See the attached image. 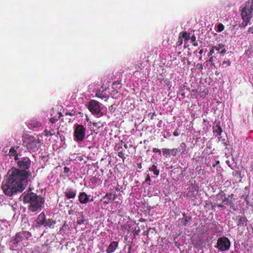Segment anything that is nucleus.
Wrapping results in <instances>:
<instances>
[{
    "mask_svg": "<svg viewBox=\"0 0 253 253\" xmlns=\"http://www.w3.org/2000/svg\"><path fill=\"white\" fill-rule=\"evenodd\" d=\"M213 57L212 56H211L208 61L209 62L212 63L213 62Z\"/></svg>",
    "mask_w": 253,
    "mask_h": 253,
    "instance_id": "nucleus-53",
    "label": "nucleus"
},
{
    "mask_svg": "<svg viewBox=\"0 0 253 253\" xmlns=\"http://www.w3.org/2000/svg\"><path fill=\"white\" fill-rule=\"evenodd\" d=\"M115 190L117 191H120V189L119 188V187L116 188Z\"/></svg>",
    "mask_w": 253,
    "mask_h": 253,
    "instance_id": "nucleus-62",
    "label": "nucleus"
},
{
    "mask_svg": "<svg viewBox=\"0 0 253 253\" xmlns=\"http://www.w3.org/2000/svg\"><path fill=\"white\" fill-rule=\"evenodd\" d=\"M23 240L24 238L19 232L16 233L11 242L14 245V247H17L20 245V243L23 241Z\"/></svg>",
    "mask_w": 253,
    "mask_h": 253,
    "instance_id": "nucleus-13",
    "label": "nucleus"
},
{
    "mask_svg": "<svg viewBox=\"0 0 253 253\" xmlns=\"http://www.w3.org/2000/svg\"><path fill=\"white\" fill-rule=\"evenodd\" d=\"M182 37L185 40H188L190 37V34L187 32H183L182 34Z\"/></svg>",
    "mask_w": 253,
    "mask_h": 253,
    "instance_id": "nucleus-34",
    "label": "nucleus"
},
{
    "mask_svg": "<svg viewBox=\"0 0 253 253\" xmlns=\"http://www.w3.org/2000/svg\"><path fill=\"white\" fill-rule=\"evenodd\" d=\"M182 215L184 217V218H185V217H187L188 216L186 215V213L185 212H183L182 213Z\"/></svg>",
    "mask_w": 253,
    "mask_h": 253,
    "instance_id": "nucleus-59",
    "label": "nucleus"
},
{
    "mask_svg": "<svg viewBox=\"0 0 253 253\" xmlns=\"http://www.w3.org/2000/svg\"><path fill=\"white\" fill-rule=\"evenodd\" d=\"M140 232V228L138 227L137 229L135 228L132 231V234L134 236V238L136 236L138 235Z\"/></svg>",
    "mask_w": 253,
    "mask_h": 253,
    "instance_id": "nucleus-33",
    "label": "nucleus"
},
{
    "mask_svg": "<svg viewBox=\"0 0 253 253\" xmlns=\"http://www.w3.org/2000/svg\"><path fill=\"white\" fill-rule=\"evenodd\" d=\"M237 225L239 226H246L247 223V218L245 216H237Z\"/></svg>",
    "mask_w": 253,
    "mask_h": 253,
    "instance_id": "nucleus-21",
    "label": "nucleus"
},
{
    "mask_svg": "<svg viewBox=\"0 0 253 253\" xmlns=\"http://www.w3.org/2000/svg\"><path fill=\"white\" fill-rule=\"evenodd\" d=\"M96 96L97 97L100 98L101 99H103L104 97V96L103 95L102 92L101 91H98L96 93Z\"/></svg>",
    "mask_w": 253,
    "mask_h": 253,
    "instance_id": "nucleus-39",
    "label": "nucleus"
},
{
    "mask_svg": "<svg viewBox=\"0 0 253 253\" xmlns=\"http://www.w3.org/2000/svg\"><path fill=\"white\" fill-rule=\"evenodd\" d=\"M224 200V205H229L230 208L233 210H236L235 206L234 205V202L235 201V198H234V194H231L228 196V197H226V195L225 196Z\"/></svg>",
    "mask_w": 253,
    "mask_h": 253,
    "instance_id": "nucleus-10",
    "label": "nucleus"
},
{
    "mask_svg": "<svg viewBox=\"0 0 253 253\" xmlns=\"http://www.w3.org/2000/svg\"><path fill=\"white\" fill-rule=\"evenodd\" d=\"M56 222L52 218H48L46 219L43 226L47 228H53Z\"/></svg>",
    "mask_w": 253,
    "mask_h": 253,
    "instance_id": "nucleus-22",
    "label": "nucleus"
},
{
    "mask_svg": "<svg viewBox=\"0 0 253 253\" xmlns=\"http://www.w3.org/2000/svg\"><path fill=\"white\" fill-rule=\"evenodd\" d=\"M198 193V191L197 187L194 186H192L189 187L188 191L185 195L187 197L192 199L195 197L197 195Z\"/></svg>",
    "mask_w": 253,
    "mask_h": 253,
    "instance_id": "nucleus-12",
    "label": "nucleus"
},
{
    "mask_svg": "<svg viewBox=\"0 0 253 253\" xmlns=\"http://www.w3.org/2000/svg\"><path fill=\"white\" fill-rule=\"evenodd\" d=\"M20 232L22 234L24 239L26 238V239H28L31 236V234L29 231H22Z\"/></svg>",
    "mask_w": 253,
    "mask_h": 253,
    "instance_id": "nucleus-29",
    "label": "nucleus"
},
{
    "mask_svg": "<svg viewBox=\"0 0 253 253\" xmlns=\"http://www.w3.org/2000/svg\"><path fill=\"white\" fill-rule=\"evenodd\" d=\"M224 29V26L222 24H219L217 26V31L218 32H222Z\"/></svg>",
    "mask_w": 253,
    "mask_h": 253,
    "instance_id": "nucleus-36",
    "label": "nucleus"
},
{
    "mask_svg": "<svg viewBox=\"0 0 253 253\" xmlns=\"http://www.w3.org/2000/svg\"><path fill=\"white\" fill-rule=\"evenodd\" d=\"M155 115H156L155 113H150L149 114V116H150V119L151 120H153L154 119V117Z\"/></svg>",
    "mask_w": 253,
    "mask_h": 253,
    "instance_id": "nucleus-47",
    "label": "nucleus"
},
{
    "mask_svg": "<svg viewBox=\"0 0 253 253\" xmlns=\"http://www.w3.org/2000/svg\"><path fill=\"white\" fill-rule=\"evenodd\" d=\"M46 217L43 212H41L36 220L37 223L40 226L43 225L46 220Z\"/></svg>",
    "mask_w": 253,
    "mask_h": 253,
    "instance_id": "nucleus-19",
    "label": "nucleus"
},
{
    "mask_svg": "<svg viewBox=\"0 0 253 253\" xmlns=\"http://www.w3.org/2000/svg\"><path fill=\"white\" fill-rule=\"evenodd\" d=\"M180 147L181 148V149L182 150V152H183L186 149V145L185 143L183 142L180 144Z\"/></svg>",
    "mask_w": 253,
    "mask_h": 253,
    "instance_id": "nucleus-41",
    "label": "nucleus"
},
{
    "mask_svg": "<svg viewBox=\"0 0 253 253\" xmlns=\"http://www.w3.org/2000/svg\"><path fill=\"white\" fill-rule=\"evenodd\" d=\"M79 201L82 204H86L89 202V199L86 193L82 192H80L79 194Z\"/></svg>",
    "mask_w": 253,
    "mask_h": 253,
    "instance_id": "nucleus-15",
    "label": "nucleus"
},
{
    "mask_svg": "<svg viewBox=\"0 0 253 253\" xmlns=\"http://www.w3.org/2000/svg\"><path fill=\"white\" fill-rule=\"evenodd\" d=\"M31 191V188H29L27 193L25 192L23 193L21 197H23V202L30 204L28 209L32 212L41 211L44 203V199L41 196L38 195Z\"/></svg>",
    "mask_w": 253,
    "mask_h": 253,
    "instance_id": "nucleus-2",
    "label": "nucleus"
},
{
    "mask_svg": "<svg viewBox=\"0 0 253 253\" xmlns=\"http://www.w3.org/2000/svg\"><path fill=\"white\" fill-rule=\"evenodd\" d=\"M75 212V211L74 210L71 209V210H69L68 213L69 215L74 214Z\"/></svg>",
    "mask_w": 253,
    "mask_h": 253,
    "instance_id": "nucleus-48",
    "label": "nucleus"
},
{
    "mask_svg": "<svg viewBox=\"0 0 253 253\" xmlns=\"http://www.w3.org/2000/svg\"><path fill=\"white\" fill-rule=\"evenodd\" d=\"M191 40L192 42H195L196 40V38L194 35L192 36L191 38Z\"/></svg>",
    "mask_w": 253,
    "mask_h": 253,
    "instance_id": "nucleus-49",
    "label": "nucleus"
},
{
    "mask_svg": "<svg viewBox=\"0 0 253 253\" xmlns=\"http://www.w3.org/2000/svg\"><path fill=\"white\" fill-rule=\"evenodd\" d=\"M123 146L125 147V148L127 149V145L126 144H124Z\"/></svg>",
    "mask_w": 253,
    "mask_h": 253,
    "instance_id": "nucleus-60",
    "label": "nucleus"
},
{
    "mask_svg": "<svg viewBox=\"0 0 253 253\" xmlns=\"http://www.w3.org/2000/svg\"><path fill=\"white\" fill-rule=\"evenodd\" d=\"M143 62H140L138 63L137 64H136L134 66V69L136 71H138L139 70H142L144 68L143 66Z\"/></svg>",
    "mask_w": 253,
    "mask_h": 253,
    "instance_id": "nucleus-30",
    "label": "nucleus"
},
{
    "mask_svg": "<svg viewBox=\"0 0 253 253\" xmlns=\"http://www.w3.org/2000/svg\"><path fill=\"white\" fill-rule=\"evenodd\" d=\"M70 170V169L69 168H68L67 167H65L64 168V172L65 173H67L68 172H69Z\"/></svg>",
    "mask_w": 253,
    "mask_h": 253,
    "instance_id": "nucleus-43",
    "label": "nucleus"
},
{
    "mask_svg": "<svg viewBox=\"0 0 253 253\" xmlns=\"http://www.w3.org/2000/svg\"><path fill=\"white\" fill-rule=\"evenodd\" d=\"M119 243L118 242L113 241L109 244L108 248L106 250V253H113L118 247Z\"/></svg>",
    "mask_w": 253,
    "mask_h": 253,
    "instance_id": "nucleus-17",
    "label": "nucleus"
},
{
    "mask_svg": "<svg viewBox=\"0 0 253 253\" xmlns=\"http://www.w3.org/2000/svg\"><path fill=\"white\" fill-rule=\"evenodd\" d=\"M112 193H107L103 197V199L105 200L104 201L103 203L105 205L109 204L113 202V199L112 198Z\"/></svg>",
    "mask_w": 253,
    "mask_h": 253,
    "instance_id": "nucleus-23",
    "label": "nucleus"
},
{
    "mask_svg": "<svg viewBox=\"0 0 253 253\" xmlns=\"http://www.w3.org/2000/svg\"><path fill=\"white\" fill-rule=\"evenodd\" d=\"M16 167H12L7 174V177L2 182L1 189L4 194L11 197L22 193L28 184V179L32 176L30 168L32 162L28 157L14 159Z\"/></svg>",
    "mask_w": 253,
    "mask_h": 253,
    "instance_id": "nucleus-1",
    "label": "nucleus"
},
{
    "mask_svg": "<svg viewBox=\"0 0 253 253\" xmlns=\"http://www.w3.org/2000/svg\"><path fill=\"white\" fill-rule=\"evenodd\" d=\"M81 215H82V219L78 220L77 221V224H79V225L83 224L85 220V216H84L83 212H81Z\"/></svg>",
    "mask_w": 253,
    "mask_h": 253,
    "instance_id": "nucleus-31",
    "label": "nucleus"
},
{
    "mask_svg": "<svg viewBox=\"0 0 253 253\" xmlns=\"http://www.w3.org/2000/svg\"><path fill=\"white\" fill-rule=\"evenodd\" d=\"M149 234V232L146 230V231H145L143 233V235L144 236H148Z\"/></svg>",
    "mask_w": 253,
    "mask_h": 253,
    "instance_id": "nucleus-56",
    "label": "nucleus"
},
{
    "mask_svg": "<svg viewBox=\"0 0 253 253\" xmlns=\"http://www.w3.org/2000/svg\"><path fill=\"white\" fill-rule=\"evenodd\" d=\"M224 45L222 43L218 44L215 46H213L214 49L216 50L219 51L220 54H224L226 52V49L224 47Z\"/></svg>",
    "mask_w": 253,
    "mask_h": 253,
    "instance_id": "nucleus-25",
    "label": "nucleus"
},
{
    "mask_svg": "<svg viewBox=\"0 0 253 253\" xmlns=\"http://www.w3.org/2000/svg\"><path fill=\"white\" fill-rule=\"evenodd\" d=\"M147 142H148V141L147 140H143V143L145 144Z\"/></svg>",
    "mask_w": 253,
    "mask_h": 253,
    "instance_id": "nucleus-64",
    "label": "nucleus"
},
{
    "mask_svg": "<svg viewBox=\"0 0 253 253\" xmlns=\"http://www.w3.org/2000/svg\"><path fill=\"white\" fill-rule=\"evenodd\" d=\"M245 190L248 191L247 193H245L242 195V198H244L247 207H253V199H252L249 196L250 187L249 186H246L245 188Z\"/></svg>",
    "mask_w": 253,
    "mask_h": 253,
    "instance_id": "nucleus-9",
    "label": "nucleus"
},
{
    "mask_svg": "<svg viewBox=\"0 0 253 253\" xmlns=\"http://www.w3.org/2000/svg\"><path fill=\"white\" fill-rule=\"evenodd\" d=\"M58 114L59 115L58 117V119H57L56 118H55V117H51L50 119V122H51V123H52V124L55 123L58 119H60L62 117H63V115L62 114H61V113H58Z\"/></svg>",
    "mask_w": 253,
    "mask_h": 253,
    "instance_id": "nucleus-28",
    "label": "nucleus"
},
{
    "mask_svg": "<svg viewBox=\"0 0 253 253\" xmlns=\"http://www.w3.org/2000/svg\"><path fill=\"white\" fill-rule=\"evenodd\" d=\"M179 135L178 129H176L173 132V135L174 136H178Z\"/></svg>",
    "mask_w": 253,
    "mask_h": 253,
    "instance_id": "nucleus-45",
    "label": "nucleus"
},
{
    "mask_svg": "<svg viewBox=\"0 0 253 253\" xmlns=\"http://www.w3.org/2000/svg\"><path fill=\"white\" fill-rule=\"evenodd\" d=\"M231 61L228 60V61H224L223 62H222V64L223 65H224V64H227L228 66H230L231 65Z\"/></svg>",
    "mask_w": 253,
    "mask_h": 253,
    "instance_id": "nucleus-46",
    "label": "nucleus"
},
{
    "mask_svg": "<svg viewBox=\"0 0 253 253\" xmlns=\"http://www.w3.org/2000/svg\"><path fill=\"white\" fill-rule=\"evenodd\" d=\"M86 128L82 125L75 126L74 137L77 141H83L85 136Z\"/></svg>",
    "mask_w": 253,
    "mask_h": 253,
    "instance_id": "nucleus-6",
    "label": "nucleus"
},
{
    "mask_svg": "<svg viewBox=\"0 0 253 253\" xmlns=\"http://www.w3.org/2000/svg\"><path fill=\"white\" fill-rule=\"evenodd\" d=\"M149 170L151 171H153L154 174L157 176L159 174V170L157 169V167L155 165H153V166L149 168Z\"/></svg>",
    "mask_w": 253,
    "mask_h": 253,
    "instance_id": "nucleus-27",
    "label": "nucleus"
},
{
    "mask_svg": "<svg viewBox=\"0 0 253 253\" xmlns=\"http://www.w3.org/2000/svg\"><path fill=\"white\" fill-rule=\"evenodd\" d=\"M40 141L39 138L30 135H26L22 140V144L27 149L31 152L36 151L38 149Z\"/></svg>",
    "mask_w": 253,
    "mask_h": 253,
    "instance_id": "nucleus-4",
    "label": "nucleus"
},
{
    "mask_svg": "<svg viewBox=\"0 0 253 253\" xmlns=\"http://www.w3.org/2000/svg\"><path fill=\"white\" fill-rule=\"evenodd\" d=\"M225 193L224 191H221L219 193H218L215 196V201L217 203V206L218 208H222L224 209L226 208V206L224 205V200L225 199Z\"/></svg>",
    "mask_w": 253,
    "mask_h": 253,
    "instance_id": "nucleus-8",
    "label": "nucleus"
},
{
    "mask_svg": "<svg viewBox=\"0 0 253 253\" xmlns=\"http://www.w3.org/2000/svg\"><path fill=\"white\" fill-rule=\"evenodd\" d=\"M92 125L94 127H96L98 128H99L100 127H102L103 126V124L101 122H98L96 123H92Z\"/></svg>",
    "mask_w": 253,
    "mask_h": 253,
    "instance_id": "nucleus-32",
    "label": "nucleus"
},
{
    "mask_svg": "<svg viewBox=\"0 0 253 253\" xmlns=\"http://www.w3.org/2000/svg\"><path fill=\"white\" fill-rule=\"evenodd\" d=\"M86 106L93 115H99L100 117H102L104 115L103 113L101 111V107L98 101L95 100H91L86 104Z\"/></svg>",
    "mask_w": 253,
    "mask_h": 253,
    "instance_id": "nucleus-5",
    "label": "nucleus"
},
{
    "mask_svg": "<svg viewBox=\"0 0 253 253\" xmlns=\"http://www.w3.org/2000/svg\"><path fill=\"white\" fill-rule=\"evenodd\" d=\"M150 181H151V178H150V175L149 173L147 174L146 178L144 182H150Z\"/></svg>",
    "mask_w": 253,
    "mask_h": 253,
    "instance_id": "nucleus-42",
    "label": "nucleus"
},
{
    "mask_svg": "<svg viewBox=\"0 0 253 253\" xmlns=\"http://www.w3.org/2000/svg\"><path fill=\"white\" fill-rule=\"evenodd\" d=\"M151 229L155 230V228H151V227H149V228H148V229L147 231L149 233V232L150 231V230H151Z\"/></svg>",
    "mask_w": 253,
    "mask_h": 253,
    "instance_id": "nucleus-58",
    "label": "nucleus"
},
{
    "mask_svg": "<svg viewBox=\"0 0 253 253\" xmlns=\"http://www.w3.org/2000/svg\"><path fill=\"white\" fill-rule=\"evenodd\" d=\"M137 167L139 169H141V168H142L141 164V163L137 164Z\"/></svg>",
    "mask_w": 253,
    "mask_h": 253,
    "instance_id": "nucleus-57",
    "label": "nucleus"
},
{
    "mask_svg": "<svg viewBox=\"0 0 253 253\" xmlns=\"http://www.w3.org/2000/svg\"><path fill=\"white\" fill-rule=\"evenodd\" d=\"M64 194L67 199H74L77 194V191L75 189L71 188L67 189Z\"/></svg>",
    "mask_w": 253,
    "mask_h": 253,
    "instance_id": "nucleus-16",
    "label": "nucleus"
},
{
    "mask_svg": "<svg viewBox=\"0 0 253 253\" xmlns=\"http://www.w3.org/2000/svg\"><path fill=\"white\" fill-rule=\"evenodd\" d=\"M153 152L154 153H159V154H161V150L160 149L156 148H153Z\"/></svg>",
    "mask_w": 253,
    "mask_h": 253,
    "instance_id": "nucleus-44",
    "label": "nucleus"
},
{
    "mask_svg": "<svg viewBox=\"0 0 253 253\" xmlns=\"http://www.w3.org/2000/svg\"><path fill=\"white\" fill-rule=\"evenodd\" d=\"M219 163H220L219 161H217L216 162V163H215V165H217L219 164Z\"/></svg>",
    "mask_w": 253,
    "mask_h": 253,
    "instance_id": "nucleus-63",
    "label": "nucleus"
},
{
    "mask_svg": "<svg viewBox=\"0 0 253 253\" xmlns=\"http://www.w3.org/2000/svg\"><path fill=\"white\" fill-rule=\"evenodd\" d=\"M118 197V196L116 194H112V199H113V201H115Z\"/></svg>",
    "mask_w": 253,
    "mask_h": 253,
    "instance_id": "nucleus-51",
    "label": "nucleus"
},
{
    "mask_svg": "<svg viewBox=\"0 0 253 253\" xmlns=\"http://www.w3.org/2000/svg\"><path fill=\"white\" fill-rule=\"evenodd\" d=\"M65 115L66 116H74V114L71 113V112H66L65 113Z\"/></svg>",
    "mask_w": 253,
    "mask_h": 253,
    "instance_id": "nucleus-54",
    "label": "nucleus"
},
{
    "mask_svg": "<svg viewBox=\"0 0 253 253\" xmlns=\"http://www.w3.org/2000/svg\"><path fill=\"white\" fill-rule=\"evenodd\" d=\"M230 241L225 237H220L218 239L215 248L218 249L221 251H226L229 249Z\"/></svg>",
    "mask_w": 253,
    "mask_h": 253,
    "instance_id": "nucleus-7",
    "label": "nucleus"
},
{
    "mask_svg": "<svg viewBox=\"0 0 253 253\" xmlns=\"http://www.w3.org/2000/svg\"><path fill=\"white\" fill-rule=\"evenodd\" d=\"M123 146L119 145L118 144H116L115 146V150L118 151V156L122 158L123 161L126 159L125 153L123 149Z\"/></svg>",
    "mask_w": 253,
    "mask_h": 253,
    "instance_id": "nucleus-18",
    "label": "nucleus"
},
{
    "mask_svg": "<svg viewBox=\"0 0 253 253\" xmlns=\"http://www.w3.org/2000/svg\"><path fill=\"white\" fill-rule=\"evenodd\" d=\"M208 90L207 89H205L202 91L199 92V95L201 97H205L208 93Z\"/></svg>",
    "mask_w": 253,
    "mask_h": 253,
    "instance_id": "nucleus-37",
    "label": "nucleus"
},
{
    "mask_svg": "<svg viewBox=\"0 0 253 253\" xmlns=\"http://www.w3.org/2000/svg\"><path fill=\"white\" fill-rule=\"evenodd\" d=\"M41 123L36 120H32L29 123L30 128H38L41 126Z\"/></svg>",
    "mask_w": 253,
    "mask_h": 253,
    "instance_id": "nucleus-24",
    "label": "nucleus"
},
{
    "mask_svg": "<svg viewBox=\"0 0 253 253\" xmlns=\"http://www.w3.org/2000/svg\"><path fill=\"white\" fill-rule=\"evenodd\" d=\"M215 123L216 124V125L215 126L216 129H214L213 131L214 133H216V135H220L222 132V129L221 127L220 126V122H217L216 121H215Z\"/></svg>",
    "mask_w": 253,
    "mask_h": 253,
    "instance_id": "nucleus-26",
    "label": "nucleus"
},
{
    "mask_svg": "<svg viewBox=\"0 0 253 253\" xmlns=\"http://www.w3.org/2000/svg\"><path fill=\"white\" fill-rule=\"evenodd\" d=\"M248 32L249 33H252V34H253V27H250L248 30Z\"/></svg>",
    "mask_w": 253,
    "mask_h": 253,
    "instance_id": "nucleus-50",
    "label": "nucleus"
},
{
    "mask_svg": "<svg viewBox=\"0 0 253 253\" xmlns=\"http://www.w3.org/2000/svg\"><path fill=\"white\" fill-rule=\"evenodd\" d=\"M180 148H173L172 149L165 148L163 149V154L164 156L167 157L169 155L172 156H176L178 152H181Z\"/></svg>",
    "mask_w": 253,
    "mask_h": 253,
    "instance_id": "nucleus-11",
    "label": "nucleus"
},
{
    "mask_svg": "<svg viewBox=\"0 0 253 253\" xmlns=\"http://www.w3.org/2000/svg\"><path fill=\"white\" fill-rule=\"evenodd\" d=\"M214 48L213 47V46H211L210 49V51L208 54V55L209 56H211L214 53Z\"/></svg>",
    "mask_w": 253,
    "mask_h": 253,
    "instance_id": "nucleus-40",
    "label": "nucleus"
},
{
    "mask_svg": "<svg viewBox=\"0 0 253 253\" xmlns=\"http://www.w3.org/2000/svg\"><path fill=\"white\" fill-rule=\"evenodd\" d=\"M53 125H51V126L49 127L48 129L46 128L44 131L45 135L47 137L50 136L55 135L57 136L59 134L58 131L56 130V129L53 128Z\"/></svg>",
    "mask_w": 253,
    "mask_h": 253,
    "instance_id": "nucleus-14",
    "label": "nucleus"
},
{
    "mask_svg": "<svg viewBox=\"0 0 253 253\" xmlns=\"http://www.w3.org/2000/svg\"><path fill=\"white\" fill-rule=\"evenodd\" d=\"M181 34V33L180 34L179 36V37H178V41L177 42V45H181L182 43H183V40H182V39L181 38V37H180V35Z\"/></svg>",
    "mask_w": 253,
    "mask_h": 253,
    "instance_id": "nucleus-38",
    "label": "nucleus"
},
{
    "mask_svg": "<svg viewBox=\"0 0 253 253\" xmlns=\"http://www.w3.org/2000/svg\"><path fill=\"white\" fill-rule=\"evenodd\" d=\"M241 15L243 20L242 26L246 27L251 18L253 14V0H249L245 4V5L241 7Z\"/></svg>",
    "mask_w": 253,
    "mask_h": 253,
    "instance_id": "nucleus-3",
    "label": "nucleus"
},
{
    "mask_svg": "<svg viewBox=\"0 0 253 253\" xmlns=\"http://www.w3.org/2000/svg\"><path fill=\"white\" fill-rule=\"evenodd\" d=\"M191 219H192V217L191 216H188L187 217H185V218H184L183 225L184 226H186L188 223V222L190 220H191Z\"/></svg>",
    "mask_w": 253,
    "mask_h": 253,
    "instance_id": "nucleus-35",
    "label": "nucleus"
},
{
    "mask_svg": "<svg viewBox=\"0 0 253 253\" xmlns=\"http://www.w3.org/2000/svg\"><path fill=\"white\" fill-rule=\"evenodd\" d=\"M139 221L140 222H145L146 221V219H145L144 218H140V219H139Z\"/></svg>",
    "mask_w": 253,
    "mask_h": 253,
    "instance_id": "nucleus-55",
    "label": "nucleus"
},
{
    "mask_svg": "<svg viewBox=\"0 0 253 253\" xmlns=\"http://www.w3.org/2000/svg\"><path fill=\"white\" fill-rule=\"evenodd\" d=\"M117 144H119V145L123 146L124 144H125V142L122 140L120 141V142L119 143H118Z\"/></svg>",
    "mask_w": 253,
    "mask_h": 253,
    "instance_id": "nucleus-52",
    "label": "nucleus"
},
{
    "mask_svg": "<svg viewBox=\"0 0 253 253\" xmlns=\"http://www.w3.org/2000/svg\"><path fill=\"white\" fill-rule=\"evenodd\" d=\"M19 148V146L11 147L9 151V155L10 156L14 157V159L17 156L18 158L22 156V155L19 153H17V149Z\"/></svg>",
    "mask_w": 253,
    "mask_h": 253,
    "instance_id": "nucleus-20",
    "label": "nucleus"
},
{
    "mask_svg": "<svg viewBox=\"0 0 253 253\" xmlns=\"http://www.w3.org/2000/svg\"><path fill=\"white\" fill-rule=\"evenodd\" d=\"M193 45L194 46H197L198 45V43L197 42H193Z\"/></svg>",
    "mask_w": 253,
    "mask_h": 253,
    "instance_id": "nucleus-61",
    "label": "nucleus"
}]
</instances>
